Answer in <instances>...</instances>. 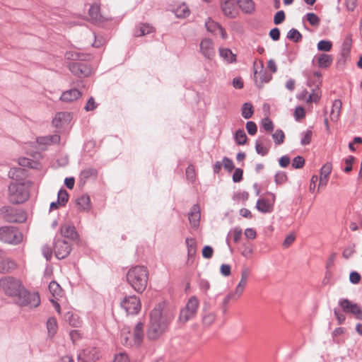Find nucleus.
Here are the masks:
<instances>
[{
  "instance_id": "nucleus-1",
  "label": "nucleus",
  "mask_w": 362,
  "mask_h": 362,
  "mask_svg": "<svg viewBox=\"0 0 362 362\" xmlns=\"http://www.w3.org/2000/svg\"><path fill=\"white\" fill-rule=\"evenodd\" d=\"M174 315L173 310L163 302L158 304L151 313L150 324L147 336L150 339H156L165 330Z\"/></svg>"
},
{
  "instance_id": "nucleus-2",
  "label": "nucleus",
  "mask_w": 362,
  "mask_h": 362,
  "mask_svg": "<svg viewBox=\"0 0 362 362\" xmlns=\"http://www.w3.org/2000/svg\"><path fill=\"white\" fill-rule=\"evenodd\" d=\"M32 182L29 181L23 182H12L8 187V199L14 204H22L30 197V189Z\"/></svg>"
},
{
  "instance_id": "nucleus-3",
  "label": "nucleus",
  "mask_w": 362,
  "mask_h": 362,
  "mask_svg": "<svg viewBox=\"0 0 362 362\" xmlns=\"http://www.w3.org/2000/svg\"><path fill=\"white\" fill-rule=\"evenodd\" d=\"M24 288L22 281L13 276H6L0 279V290L5 295L13 298L14 301Z\"/></svg>"
},
{
  "instance_id": "nucleus-4",
  "label": "nucleus",
  "mask_w": 362,
  "mask_h": 362,
  "mask_svg": "<svg viewBox=\"0 0 362 362\" xmlns=\"http://www.w3.org/2000/svg\"><path fill=\"white\" fill-rule=\"evenodd\" d=\"M15 303L20 306L36 308L40 304V297L37 292H30L25 288Z\"/></svg>"
},
{
  "instance_id": "nucleus-5",
  "label": "nucleus",
  "mask_w": 362,
  "mask_h": 362,
  "mask_svg": "<svg viewBox=\"0 0 362 362\" xmlns=\"http://www.w3.org/2000/svg\"><path fill=\"white\" fill-rule=\"evenodd\" d=\"M0 240L9 244H18L23 240V235L15 228L3 226L0 228Z\"/></svg>"
},
{
  "instance_id": "nucleus-6",
  "label": "nucleus",
  "mask_w": 362,
  "mask_h": 362,
  "mask_svg": "<svg viewBox=\"0 0 362 362\" xmlns=\"http://www.w3.org/2000/svg\"><path fill=\"white\" fill-rule=\"evenodd\" d=\"M127 279L135 291L142 292L147 286L148 276L146 273H127Z\"/></svg>"
},
{
  "instance_id": "nucleus-7",
  "label": "nucleus",
  "mask_w": 362,
  "mask_h": 362,
  "mask_svg": "<svg viewBox=\"0 0 362 362\" xmlns=\"http://www.w3.org/2000/svg\"><path fill=\"white\" fill-rule=\"evenodd\" d=\"M199 307V300L196 297H191L185 308L182 309L180 313L179 320L185 323L189 320L193 318L197 311Z\"/></svg>"
},
{
  "instance_id": "nucleus-8",
  "label": "nucleus",
  "mask_w": 362,
  "mask_h": 362,
  "mask_svg": "<svg viewBox=\"0 0 362 362\" xmlns=\"http://www.w3.org/2000/svg\"><path fill=\"white\" fill-rule=\"evenodd\" d=\"M121 306L128 315H136L141 310V304L136 296H129L122 300Z\"/></svg>"
},
{
  "instance_id": "nucleus-9",
  "label": "nucleus",
  "mask_w": 362,
  "mask_h": 362,
  "mask_svg": "<svg viewBox=\"0 0 362 362\" xmlns=\"http://www.w3.org/2000/svg\"><path fill=\"white\" fill-rule=\"evenodd\" d=\"M339 303L344 312L352 314L356 320H362V310L358 304L348 299H341Z\"/></svg>"
},
{
  "instance_id": "nucleus-10",
  "label": "nucleus",
  "mask_w": 362,
  "mask_h": 362,
  "mask_svg": "<svg viewBox=\"0 0 362 362\" xmlns=\"http://www.w3.org/2000/svg\"><path fill=\"white\" fill-rule=\"evenodd\" d=\"M314 77L317 78V81L314 83L315 88L311 90L310 93L308 94V98H306L307 103H317L321 98V90L320 86L322 83V76L320 72L314 71Z\"/></svg>"
},
{
  "instance_id": "nucleus-11",
  "label": "nucleus",
  "mask_w": 362,
  "mask_h": 362,
  "mask_svg": "<svg viewBox=\"0 0 362 362\" xmlns=\"http://www.w3.org/2000/svg\"><path fill=\"white\" fill-rule=\"evenodd\" d=\"M272 76L269 74L261 64L259 66L254 68V81L258 88H261L264 83L269 82Z\"/></svg>"
},
{
  "instance_id": "nucleus-12",
  "label": "nucleus",
  "mask_w": 362,
  "mask_h": 362,
  "mask_svg": "<svg viewBox=\"0 0 362 362\" xmlns=\"http://www.w3.org/2000/svg\"><path fill=\"white\" fill-rule=\"evenodd\" d=\"M71 72L78 77H87L91 75L92 69L83 62H74L69 65Z\"/></svg>"
},
{
  "instance_id": "nucleus-13",
  "label": "nucleus",
  "mask_w": 362,
  "mask_h": 362,
  "mask_svg": "<svg viewBox=\"0 0 362 362\" xmlns=\"http://www.w3.org/2000/svg\"><path fill=\"white\" fill-rule=\"evenodd\" d=\"M71 250V246L65 240H57L55 243L54 252L58 259L66 257Z\"/></svg>"
},
{
  "instance_id": "nucleus-14",
  "label": "nucleus",
  "mask_w": 362,
  "mask_h": 362,
  "mask_svg": "<svg viewBox=\"0 0 362 362\" xmlns=\"http://www.w3.org/2000/svg\"><path fill=\"white\" fill-rule=\"evenodd\" d=\"M201 53L207 59H211L215 55L213 42L209 38L203 39L199 45Z\"/></svg>"
},
{
  "instance_id": "nucleus-15",
  "label": "nucleus",
  "mask_w": 362,
  "mask_h": 362,
  "mask_svg": "<svg viewBox=\"0 0 362 362\" xmlns=\"http://www.w3.org/2000/svg\"><path fill=\"white\" fill-rule=\"evenodd\" d=\"M205 25L209 32L214 35H220L223 39H226V32L218 23L209 18Z\"/></svg>"
},
{
  "instance_id": "nucleus-16",
  "label": "nucleus",
  "mask_w": 362,
  "mask_h": 362,
  "mask_svg": "<svg viewBox=\"0 0 362 362\" xmlns=\"http://www.w3.org/2000/svg\"><path fill=\"white\" fill-rule=\"evenodd\" d=\"M88 15L90 21L95 24H100L106 20V18L101 14L100 6L97 4H94L90 6Z\"/></svg>"
},
{
  "instance_id": "nucleus-17",
  "label": "nucleus",
  "mask_w": 362,
  "mask_h": 362,
  "mask_svg": "<svg viewBox=\"0 0 362 362\" xmlns=\"http://www.w3.org/2000/svg\"><path fill=\"white\" fill-rule=\"evenodd\" d=\"M223 13L228 17L234 18L238 15V8L233 0H224L221 4Z\"/></svg>"
},
{
  "instance_id": "nucleus-18",
  "label": "nucleus",
  "mask_w": 362,
  "mask_h": 362,
  "mask_svg": "<svg viewBox=\"0 0 362 362\" xmlns=\"http://www.w3.org/2000/svg\"><path fill=\"white\" fill-rule=\"evenodd\" d=\"M71 120V115L68 112H59L56 114L52 120L53 125L57 128H62L67 125Z\"/></svg>"
},
{
  "instance_id": "nucleus-19",
  "label": "nucleus",
  "mask_w": 362,
  "mask_h": 362,
  "mask_svg": "<svg viewBox=\"0 0 362 362\" xmlns=\"http://www.w3.org/2000/svg\"><path fill=\"white\" fill-rule=\"evenodd\" d=\"M60 232L63 237L71 240H76L78 237L75 227L70 224L66 223L62 225Z\"/></svg>"
},
{
  "instance_id": "nucleus-20",
  "label": "nucleus",
  "mask_w": 362,
  "mask_h": 362,
  "mask_svg": "<svg viewBox=\"0 0 362 362\" xmlns=\"http://www.w3.org/2000/svg\"><path fill=\"white\" fill-rule=\"evenodd\" d=\"M76 205L81 211H88L91 208L90 199L88 195L83 194L76 199Z\"/></svg>"
},
{
  "instance_id": "nucleus-21",
  "label": "nucleus",
  "mask_w": 362,
  "mask_h": 362,
  "mask_svg": "<svg viewBox=\"0 0 362 362\" xmlns=\"http://www.w3.org/2000/svg\"><path fill=\"white\" fill-rule=\"evenodd\" d=\"M81 96V93L77 89H71L62 93L60 99L64 102L71 103Z\"/></svg>"
},
{
  "instance_id": "nucleus-22",
  "label": "nucleus",
  "mask_w": 362,
  "mask_h": 362,
  "mask_svg": "<svg viewBox=\"0 0 362 362\" xmlns=\"http://www.w3.org/2000/svg\"><path fill=\"white\" fill-rule=\"evenodd\" d=\"M200 216L199 207L197 205L193 206L191 212L189 214V221L192 228H197Z\"/></svg>"
},
{
  "instance_id": "nucleus-23",
  "label": "nucleus",
  "mask_w": 362,
  "mask_h": 362,
  "mask_svg": "<svg viewBox=\"0 0 362 362\" xmlns=\"http://www.w3.org/2000/svg\"><path fill=\"white\" fill-rule=\"evenodd\" d=\"M315 59L317 61L318 66L322 69L328 68L333 62L332 56L327 54H320L315 57Z\"/></svg>"
},
{
  "instance_id": "nucleus-24",
  "label": "nucleus",
  "mask_w": 362,
  "mask_h": 362,
  "mask_svg": "<svg viewBox=\"0 0 362 362\" xmlns=\"http://www.w3.org/2000/svg\"><path fill=\"white\" fill-rule=\"evenodd\" d=\"M342 103L340 100H335L332 103L330 112V119L333 122H337L340 116Z\"/></svg>"
},
{
  "instance_id": "nucleus-25",
  "label": "nucleus",
  "mask_w": 362,
  "mask_h": 362,
  "mask_svg": "<svg viewBox=\"0 0 362 362\" xmlns=\"http://www.w3.org/2000/svg\"><path fill=\"white\" fill-rule=\"evenodd\" d=\"M256 208L260 212L267 213L271 211L272 204L264 198H260L257 202Z\"/></svg>"
},
{
  "instance_id": "nucleus-26",
  "label": "nucleus",
  "mask_w": 362,
  "mask_h": 362,
  "mask_svg": "<svg viewBox=\"0 0 362 362\" xmlns=\"http://www.w3.org/2000/svg\"><path fill=\"white\" fill-rule=\"evenodd\" d=\"M219 54L221 57L226 63H233L236 61V55L232 52V51L227 48H220Z\"/></svg>"
},
{
  "instance_id": "nucleus-27",
  "label": "nucleus",
  "mask_w": 362,
  "mask_h": 362,
  "mask_svg": "<svg viewBox=\"0 0 362 362\" xmlns=\"http://www.w3.org/2000/svg\"><path fill=\"white\" fill-rule=\"evenodd\" d=\"M64 319L72 327H78L81 325L79 317L72 312H67L64 315Z\"/></svg>"
},
{
  "instance_id": "nucleus-28",
  "label": "nucleus",
  "mask_w": 362,
  "mask_h": 362,
  "mask_svg": "<svg viewBox=\"0 0 362 362\" xmlns=\"http://www.w3.org/2000/svg\"><path fill=\"white\" fill-rule=\"evenodd\" d=\"M144 325L141 322L138 323L133 333V340L135 344H139L144 338Z\"/></svg>"
},
{
  "instance_id": "nucleus-29",
  "label": "nucleus",
  "mask_w": 362,
  "mask_h": 362,
  "mask_svg": "<svg viewBox=\"0 0 362 362\" xmlns=\"http://www.w3.org/2000/svg\"><path fill=\"white\" fill-rule=\"evenodd\" d=\"M25 175V170L21 168H12L8 172L9 177L16 180H21Z\"/></svg>"
},
{
  "instance_id": "nucleus-30",
  "label": "nucleus",
  "mask_w": 362,
  "mask_h": 362,
  "mask_svg": "<svg viewBox=\"0 0 362 362\" xmlns=\"http://www.w3.org/2000/svg\"><path fill=\"white\" fill-rule=\"evenodd\" d=\"M185 242L189 258L194 257L197 252V240L194 238H187Z\"/></svg>"
},
{
  "instance_id": "nucleus-31",
  "label": "nucleus",
  "mask_w": 362,
  "mask_h": 362,
  "mask_svg": "<svg viewBox=\"0 0 362 362\" xmlns=\"http://www.w3.org/2000/svg\"><path fill=\"white\" fill-rule=\"evenodd\" d=\"M154 31V28L148 24H140L135 32V36L139 37L150 34Z\"/></svg>"
},
{
  "instance_id": "nucleus-32",
  "label": "nucleus",
  "mask_w": 362,
  "mask_h": 362,
  "mask_svg": "<svg viewBox=\"0 0 362 362\" xmlns=\"http://www.w3.org/2000/svg\"><path fill=\"white\" fill-rule=\"evenodd\" d=\"M190 13V11L187 6L185 4H182L179 5L175 9V14L178 18H186L187 17Z\"/></svg>"
},
{
  "instance_id": "nucleus-33",
  "label": "nucleus",
  "mask_w": 362,
  "mask_h": 362,
  "mask_svg": "<svg viewBox=\"0 0 362 362\" xmlns=\"http://www.w3.org/2000/svg\"><path fill=\"white\" fill-rule=\"evenodd\" d=\"M47 328L49 335L53 337L57 331V321L54 317H49L47 322Z\"/></svg>"
},
{
  "instance_id": "nucleus-34",
  "label": "nucleus",
  "mask_w": 362,
  "mask_h": 362,
  "mask_svg": "<svg viewBox=\"0 0 362 362\" xmlns=\"http://www.w3.org/2000/svg\"><path fill=\"white\" fill-rule=\"evenodd\" d=\"M60 140L59 135H53L50 136L40 137L37 139V142L40 144H51L58 143Z\"/></svg>"
},
{
  "instance_id": "nucleus-35",
  "label": "nucleus",
  "mask_w": 362,
  "mask_h": 362,
  "mask_svg": "<svg viewBox=\"0 0 362 362\" xmlns=\"http://www.w3.org/2000/svg\"><path fill=\"white\" fill-rule=\"evenodd\" d=\"M49 290L52 293V296L57 299L58 297L62 296V288L58 283L56 281H52L49 285Z\"/></svg>"
},
{
  "instance_id": "nucleus-36",
  "label": "nucleus",
  "mask_w": 362,
  "mask_h": 362,
  "mask_svg": "<svg viewBox=\"0 0 362 362\" xmlns=\"http://www.w3.org/2000/svg\"><path fill=\"white\" fill-rule=\"evenodd\" d=\"M287 37L294 42H298L301 40L302 35L298 30L292 28L288 32Z\"/></svg>"
},
{
  "instance_id": "nucleus-37",
  "label": "nucleus",
  "mask_w": 362,
  "mask_h": 362,
  "mask_svg": "<svg viewBox=\"0 0 362 362\" xmlns=\"http://www.w3.org/2000/svg\"><path fill=\"white\" fill-rule=\"evenodd\" d=\"M300 136V144L303 146L308 145L312 140L313 132L310 129H307L301 133Z\"/></svg>"
},
{
  "instance_id": "nucleus-38",
  "label": "nucleus",
  "mask_w": 362,
  "mask_h": 362,
  "mask_svg": "<svg viewBox=\"0 0 362 362\" xmlns=\"http://www.w3.org/2000/svg\"><path fill=\"white\" fill-rule=\"evenodd\" d=\"M317 49L322 52H329L332 47V43L329 40H320L317 43Z\"/></svg>"
},
{
  "instance_id": "nucleus-39",
  "label": "nucleus",
  "mask_w": 362,
  "mask_h": 362,
  "mask_svg": "<svg viewBox=\"0 0 362 362\" xmlns=\"http://www.w3.org/2000/svg\"><path fill=\"white\" fill-rule=\"evenodd\" d=\"M69 200V194L65 189H60L58 193V204L60 206H64Z\"/></svg>"
},
{
  "instance_id": "nucleus-40",
  "label": "nucleus",
  "mask_w": 362,
  "mask_h": 362,
  "mask_svg": "<svg viewBox=\"0 0 362 362\" xmlns=\"http://www.w3.org/2000/svg\"><path fill=\"white\" fill-rule=\"evenodd\" d=\"M332 170V165L331 163H326L320 169V177L329 178V175Z\"/></svg>"
},
{
  "instance_id": "nucleus-41",
  "label": "nucleus",
  "mask_w": 362,
  "mask_h": 362,
  "mask_svg": "<svg viewBox=\"0 0 362 362\" xmlns=\"http://www.w3.org/2000/svg\"><path fill=\"white\" fill-rule=\"evenodd\" d=\"M305 18L309 23L313 26H318L320 22V18L314 13H308Z\"/></svg>"
},
{
  "instance_id": "nucleus-42",
  "label": "nucleus",
  "mask_w": 362,
  "mask_h": 362,
  "mask_svg": "<svg viewBox=\"0 0 362 362\" xmlns=\"http://www.w3.org/2000/svg\"><path fill=\"white\" fill-rule=\"evenodd\" d=\"M272 138L274 140V142L276 144L279 145L281 144L284 141V133L281 129H277L275 131V132L272 134Z\"/></svg>"
},
{
  "instance_id": "nucleus-43",
  "label": "nucleus",
  "mask_w": 362,
  "mask_h": 362,
  "mask_svg": "<svg viewBox=\"0 0 362 362\" xmlns=\"http://www.w3.org/2000/svg\"><path fill=\"white\" fill-rule=\"evenodd\" d=\"M83 54L76 51H68L65 54V58L69 60L83 59Z\"/></svg>"
},
{
  "instance_id": "nucleus-44",
  "label": "nucleus",
  "mask_w": 362,
  "mask_h": 362,
  "mask_svg": "<svg viewBox=\"0 0 362 362\" xmlns=\"http://www.w3.org/2000/svg\"><path fill=\"white\" fill-rule=\"evenodd\" d=\"M187 178L191 182H194L196 180V171L194 165H190L186 169Z\"/></svg>"
},
{
  "instance_id": "nucleus-45",
  "label": "nucleus",
  "mask_w": 362,
  "mask_h": 362,
  "mask_svg": "<svg viewBox=\"0 0 362 362\" xmlns=\"http://www.w3.org/2000/svg\"><path fill=\"white\" fill-rule=\"evenodd\" d=\"M97 175V171L93 168H88L83 170L81 173L80 177L81 179L86 180L90 177H95Z\"/></svg>"
},
{
  "instance_id": "nucleus-46",
  "label": "nucleus",
  "mask_w": 362,
  "mask_h": 362,
  "mask_svg": "<svg viewBox=\"0 0 362 362\" xmlns=\"http://www.w3.org/2000/svg\"><path fill=\"white\" fill-rule=\"evenodd\" d=\"M246 284H247V281L245 279H244V280L242 279L240 281V282L239 283V284L238 285V286L236 288L235 292L233 293V300H237L240 296Z\"/></svg>"
},
{
  "instance_id": "nucleus-47",
  "label": "nucleus",
  "mask_w": 362,
  "mask_h": 362,
  "mask_svg": "<svg viewBox=\"0 0 362 362\" xmlns=\"http://www.w3.org/2000/svg\"><path fill=\"white\" fill-rule=\"evenodd\" d=\"M216 320V315L214 313H206L202 319L203 323L206 326H210Z\"/></svg>"
},
{
  "instance_id": "nucleus-48",
  "label": "nucleus",
  "mask_w": 362,
  "mask_h": 362,
  "mask_svg": "<svg viewBox=\"0 0 362 362\" xmlns=\"http://www.w3.org/2000/svg\"><path fill=\"white\" fill-rule=\"evenodd\" d=\"M235 140L238 144H244L247 141V135L243 130H238L235 133Z\"/></svg>"
},
{
  "instance_id": "nucleus-49",
  "label": "nucleus",
  "mask_w": 362,
  "mask_h": 362,
  "mask_svg": "<svg viewBox=\"0 0 362 362\" xmlns=\"http://www.w3.org/2000/svg\"><path fill=\"white\" fill-rule=\"evenodd\" d=\"M305 164V160L302 156H298L295 157L292 161V166L294 168H302Z\"/></svg>"
},
{
  "instance_id": "nucleus-50",
  "label": "nucleus",
  "mask_w": 362,
  "mask_h": 362,
  "mask_svg": "<svg viewBox=\"0 0 362 362\" xmlns=\"http://www.w3.org/2000/svg\"><path fill=\"white\" fill-rule=\"evenodd\" d=\"M274 180L277 185H281L286 182L287 175L284 172H278L275 175Z\"/></svg>"
},
{
  "instance_id": "nucleus-51",
  "label": "nucleus",
  "mask_w": 362,
  "mask_h": 362,
  "mask_svg": "<svg viewBox=\"0 0 362 362\" xmlns=\"http://www.w3.org/2000/svg\"><path fill=\"white\" fill-rule=\"evenodd\" d=\"M13 209L11 206H4L0 209V212L4 215V218L8 221H12L13 218L10 216V214L12 213Z\"/></svg>"
},
{
  "instance_id": "nucleus-52",
  "label": "nucleus",
  "mask_w": 362,
  "mask_h": 362,
  "mask_svg": "<svg viewBox=\"0 0 362 362\" xmlns=\"http://www.w3.org/2000/svg\"><path fill=\"white\" fill-rule=\"evenodd\" d=\"M247 199H248V194L246 192L237 193L234 197V199L238 203H241V204L245 203L247 200Z\"/></svg>"
},
{
  "instance_id": "nucleus-53",
  "label": "nucleus",
  "mask_w": 362,
  "mask_h": 362,
  "mask_svg": "<svg viewBox=\"0 0 362 362\" xmlns=\"http://www.w3.org/2000/svg\"><path fill=\"white\" fill-rule=\"evenodd\" d=\"M222 164L225 170L229 172H231L235 168L233 161L228 158H223L222 160Z\"/></svg>"
},
{
  "instance_id": "nucleus-54",
  "label": "nucleus",
  "mask_w": 362,
  "mask_h": 362,
  "mask_svg": "<svg viewBox=\"0 0 362 362\" xmlns=\"http://www.w3.org/2000/svg\"><path fill=\"white\" fill-rule=\"evenodd\" d=\"M255 149L258 154L264 156L267 154L269 148L263 146L259 141L256 142Z\"/></svg>"
},
{
  "instance_id": "nucleus-55",
  "label": "nucleus",
  "mask_w": 362,
  "mask_h": 362,
  "mask_svg": "<svg viewBox=\"0 0 362 362\" xmlns=\"http://www.w3.org/2000/svg\"><path fill=\"white\" fill-rule=\"evenodd\" d=\"M285 19V13L283 11H279L276 13L274 17V23L276 25L281 23Z\"/></svg>"
},
{
  "instance_id": "nucleus-56",
  "label": "nucleus",
  "mask_w": 362,
  "mask_h": 362,
  "mask_svg": "<svg viewBox=\"0 0 362 362\" xmlns=\"http://www.w3.org/2000/svg\"><path fill=\"white\" fill-rule=\"evenodd\" d=\"M3 264H4V267H2V269L4 270H7V271H9V270H15V269H17V265L15 262H13V261H10V260H5L4 262H3Z\"/></svg>"
},
{
  "instance_id": "nucleus-57",
  "label": "nucleus",
  "mask_w": 362,
  "mask_h": 362,
  "mask_svg": "<svg viewBox=\"0 0 362 362\" xmlns=\"http://www.w3.org/2000/svg\"><path fill=\"white\" fill-rule=\"evenodd\" d=\"M295 239H296L295 234L290 233L289 235H288L286 237V238L283 243V246L286 248L288 247L295 241Z\"/></svg>"
},
{
  "instance_id": "nucleus-58",
  "label": "nucleus",
  "mask_w": 362,
  "mask_h": 362,
  "mask_svg": "<svg viewBox=\"0 0 362 362\" xmlns=\"http://www.w3.org/2000/svg\"><path fill=\"white\" fill-rule=\"evenodd\" d=\"M237 4L240 8H241L245 13L249 12V0H236Z\"/></svg>"
},
{
  "instance_id": "nucleus-59",
  "label": "nucleus",
  "mask_w": 362,
  "mask_h": 362,
  "mask_svg": "<svg viewBox=\"0 0 362 362\" xmlns=\"http://www.w3.org/2000/svg\"><path fill=\"white\" fill-rule=\"evenodd\" d=\"M231 236L235 243H238L242 237V230L240 228H235L232 233Z\"/></svg>"
},
{
  "instance_id": "nucleus-60",
  "label": "nucleus",
  "mask_w": 362,
  "mask_h": 362,
  "mask_svg": "<svg viewBox=\"0 0 362 362\" xmlns=\"http://www.w3.org/2000/svg\"><path fill=\"white\" fill-rule=\"evenodd\" d=\"M113 362H129V359L125 353H119L115 356Z\"/></svg>"
},
{
  "instance_id": "nucleus-61",
  "label": "nucleus",
  "mask_w": 362,
  "mask_h": 362,
  "mask_svg": "<svg viewBox=\"0 0 362 362\" xmlns=\"http://www.w3.org/2000/svg\"><path fill=\"white\" fill-rule=\"evenodd\" d=\"M214 250L210 246H205L202 250V255L204 258H211L213 255Z\"/></svg>"
},
{
  "instance_id": "nucleus-62",
  "label": "nucleus",
  "mask_w": 362,
  "mask_h": 362,
  "mask_svg": "<svg viewBox=\"0 0 362 362\" xmlns=\"http://www.w3.org/2000/svg\"><path fill=\"white\" fill-rule=\"evenodd\" d=\"M262 126L266 131H272L274 127L272 122L268 117L262 120Z\"/></svg>"
},
{
  "instance_id": "nucleus-63",
  "label": "nucleus",
  "mask_w": 362,
  "mask_h": 362,
  "mask_svg": "<svg viewBox=\"0 0 362 362\" xmlns=\"http://www.w3.org/2000/svg\"><path fill=\"white\" fill-rule=\"evenodd\" d=\"M269 36L273 40H274V41L278 40L280 37L279 29L277 28H274L272 29L269 32Z\"/></svg>"
},
{
  "instance_id": "nucleus-64",
  "label": "nucleus",
  "mask_w": 362,
  "mask_h": 362,
  "mask_svg": "<svg viewBox=\"0 0 362 362\" xmlns=\"http://www.w3.org/2000/svg\"><path fill=\"white\" fill-rule=\"evenodd\" d=\"M96 107H97V104L95 103L93 98H90L88 100V102L85 106V110L86 111H91V110H93L95 108H96Z\"/></svg>"
}]
</instances>
